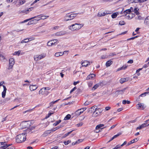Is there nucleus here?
Wrapping results in <instances>:
<instances>
[{
    "mask_svg": "<svg viewBox=\"0 0 149 149\" xmlns=\"http://www.w3.org/2000/svg\"><path fill=\"white\" fill-rule=\"evenodd\" d=\"M84 25L83 24L75 23L68 26V29L72 31H74L79 30Z\"/></svg>",
    "mask_w": 149,
    "mask_h": 149,
    "instance_id": "nucleus-1",
    "label": "nucleus"
},
{
    "mask_svg": "<svg viewBox=\"0 0 149 149\" xmlns=\"http://www.w3.org/2000/svg\"><path fill=\"white\" fill-rule=\"evenodd\" d=\"M26 133H23L18 135L16 138V141L20 143L24 141L26 139Z\"/></svg>",
    "mask_w": 149,
    "mask_h": 149,
    "instance_id": "nucleus-2",
    "label": "nucleus"
},
{
    "mask_svg": "<svg viewBox=\"0 0 149 149\" xmlns=\"http://www.w3.org/2000/svg\"><path fill=\"white\" fill-rule=\"evenodd\" d=\"M78 14H80V13H72L70 15H69V13L67 14L64 17V20L65 21H68L72 20Z\"/></svg>",
    "mask_w": 149,
    "mask_h": 149,
    "instance_id": "nucleus-3",
    "label": "nucleus"
},
{
    "mask_svg": "<svg viewBox=\"0 0 149 149\" xmlns=\"http://www.w3.org/2000/svg\"><path fill=\"white\" fill-rule=\"evenodd\" d=\"M49 92L47 91L44 89V88H42L39 91V94H41L44 96L47 95L49 93Z\"/></svg>",
    "mask_w": 149,
    "mask_h": 149,
    "instance_id": "nucleus-4",
    "label": "nucleus"
},
{
    "mask_svg": "<svg viewBox=\"0 0 149 149\" xmlns=\"http://www.w3.org/2000/svg\"><path fill=\"white\" fill-rule=\"evenodd\" d=\"M46 56V54H42L39 55L38 56H36V57L34 56V58L35 60L38 61L41 59L42 58H44Z\"/></svg>",
    "mask_w": 149,
    "mask_h": 149,
    "instance_id": "nucleus-5",
    "label": "nucleus"
},
{
    "mask_svg": "<svg viewBox=\"0 0 149 149\" xmlns=\"http://www.w3.org/2000/svg\"><path fill=\"white\" fill-rule=\"evenodd\" d=\"M7 146L6 142H0V149H5L7 148Z\"/></svg>",
    "mask_w": 149,
    "mask_h": 149,
    "instance_id": "nucleus-6",
    "label": "nucleus"
},
{
    "mask_svg": "<svg viewBox=\"0 0 149 149\" xmlns=\"http://www.w3.org/2000/svg\"><path fill=\"white\" fill-rule=\"evenodd\" d=\"M15 63L14 60L13 58H10L9 60V67L8 68L9 69L12 68L13 65Z\"/></svg>",
    "mask_w": 149,
    "mask_h": 149,
    "instance_id": "nucleus-7",
    "label": "nucleus"
},
{
    "mask_svg": "<svg viewBox=\"0 0 149 149\" xmlns=\"http://www.w3.org/2000/svg\"><path fill=\"white\" fill-rule=\"evenodd\" d=\"M127 88V87H126L125 88H124L123 89L121 90H117L116 91L115 93L117 95L123 94L125 91V90Z\"/></svg>",
    "mask_w": 149,
    "mask_h": 149,
    "instance_id": "nucleus-8",
    "label": "nucleus"
},
{
    "mask_svg": "<svg viewBox=\"0 0 149 149\" xmlns=\"http://www.w3.org/2000/svg\"><path fill=\"white\" fill-rule=\"evenodd\" d=\"M37 16L40 17H40V18L42 17V15H39L38 16H35V17H32V18L29 19H26L25 20H24V21H23L20 22V23H23L26 22H27V21H29L30 20H31L32 19H34V18H36V17H37Z\"/></svg>",
    "mask_w": 149,
    "mask_h": 149,
    "instance_id": "nucleus-9",
    "label": "nucleus"
},
{
    "mask_svg": "<svg viewBox=\"0 0 149 149\" xmlns=\"http://www.w3.org/2000/svg\"><path fill=\"white\" fill-rule=\"evenodd\" d=\"M67 52V51H65L63 52H56L55 54V56L56 57H58L60 56H61L63 55V54H64L65 52Z\"/></svg>",
    "mask_w": 149,
    "mask_h": 149,
    "instance_id": "nucleus-10",
    "label": "nucleus"
},
{
    "mask_svg": "<svg viewBox=\"0 0 149 149\" xmlns=\"http://www.w3.org/2000/svg\"><path fill=\"white\" fill-rule=\"evenodd\" d=\"M95 76V75L93 74H89L86 78V80L92 79Z\"/></svg>",
    "mask_w": 149,
    "mask_h": 149,
    "instance_id": "nucleus-11",
    "label": "nucleus"
},
{
    "mask_svg": "<svg viewBox=\"0 0 149 149\" xmlns=\"http://www.w3.org/2000/svg\"><path fill=\"white\" fill-rule=\"evenodd\" d=\"M129 79V78L128 77L122 78L120 81V83L121 84H123L125 82L127 81Z\"/></svg>",
    "mask_w": 149,
    "mask_h": 149,
    "instance_id": "nucleus-12",
    "label": "nucleus"
},
{
    "mask_svg": "<svg viewBox=\"0 0 149 149\" xmlns=\"http://www.w3.org/2000/svg\"><path fill=\"white\" fill-rule=\"evenodd\" d=\"M138 141V139L137 138H135L133 140L129 142L127 145H126V146H128L129 145L135 142H137Z\"/></svg>",
    "mask_w": 149,
    "mask_h": 149,
    "instance_id": "nucleus-13",
    "label": "nucleus"
},
{
    "mask_svg": "<svg viewBox=\"0 0 149 149\" xmlns=\"http://www.w3.org/2000/svg\"><path fill=\"white\" fill-rule=\"evenodd\" d=\"M33 9V7H31L27 9L26 10H23L22 11V12L23 13H25L26 14H27L29 12V11H31Z\"/></svg>",
    "mask_w": 149,
    "mask_h": 149,
    "instance_id": "nucleus-14",
    "label": "nucleus"
},
{
    "mask_svg": "<svg viewBox=\"0 0 149 149\" xmlns=\"http://www.w3.org/2000/svg\"><path fill=\"white\" fill-rule=\"evenodd\" d=\"M81 110V109H78L75 112V115L77 116H79L83 112V111L82 110L81 111H80Z\"/></svg>",
    "mask_w": 149,
    "mask_h": 149,
    "instance_id": "nucleus-15",
    "label": "nucleus"
},
{
    "mask_svg": "<svg viewBox=\"0 0 149 149\" xmlns=\"http://www.w3.org/2000/svg\"><path fill=\"white\" fill-rule=\"evenodd\" d=\"M144 24L149 26V17H147L145 19Z\"/></svg>",
    "mask_w": 149,
    "mask_h": 149,
    "instance_id": "nucleus-16",
    "label": "nucleus"
},
{
    "mask_svg": "<svg viewBox=\"0 0 149 149\" xmlns=\"http://www.w3.org/2000/svg\"><path fill=\"white\" fill-rule=\"evenodd\" d=\"M37 87H36V85H31L30 86V89L31 91L36 90Z\"/></svg>",
    "mask_w": 149,
    "mask_h": 149,
    "instance_id": "nucleus-17",
    "label": "nucleus"
},
{
    "mask_svg": "<svg viewBox=\"0 0 149 149\" xmlns=\"http://www.w3.org/2000/svg\"><path fill=\"white\" fill-rule=\"evenodd\" d=\"M131 16L128 14H126L125 15V17L127 19H131L133 17V15L131 14Z\"/></svg>",
    "mask_w": 149,
    "mask_h": 149,
    "instance_id": "nucleus-18",
    "label": "nucleus"
},
{
    "mask_svg": "<svg viewBox=\"0 0 149 149\" xmlns=\"http://www.w3.org/2000/svg\"><path fill=\"white\" fill-rule=\"evenodd\" d=\"M89 63V62L87 61H84L82 63L81 65L82 66L86 67L88 65Z\"/></svg>",
    "mask_w": 149,
    "mask_h": 149,
    "instance_id": "nucleus-19",
    "label": "nucleus"
},
{
    "mask_svg": "<svg viewBox=\"0 0 149 149\" xmlns=\"http://www.w3.org/2000/svg\"><path fill=\"white\" fill-rule=\"evenodd\" d=\"M98 111L96 110V109L94 111L93 113V115L94 116L96 117L98 116V115H100L99 112Z\"/></svg>",
    "mask_w": 149,
    "mask_h": 149,
    "instance_id": "nucleus-20",
    "label": "nucleus"
},
{
    "mask_svg": "<svg viewBox=\"0 0 149 149\" xmlns=\"http://www.w3.org/2000/svg\"><path fill=\"white\" fill-rule=\"evenodd\" d=\"M110 13H107L106 12L105 13V12H103V13H98V16H99V17H102L104 16L105 15L107 14H110Z\"/></svg>",
    "mask_w": 149,
    "mask_h": 149,
    "instance_id": "nucleus-21",
    "label": "nucleus"
},
{
    "mask_svg": "<svg viewBox=\"0 0 149 149\" xmlns=\"http://www.w3.org/2000/svg\"><path fill=\"white\" fill-rule=\"evenodd\" d=\"M136 107L137 109H144L143 105L142 104H138L136 105Z\"/></svg>",
    "mask_w": 149,
    "mask_h": 149,
    "instance_id": "nucleus-22",
    "label": "nucleus"
},
{
    "mask_svg": "<svg viewBox=\"0 0 149 149\" xmlns=\"http://www.w3.org/2000/svg\"><path fill=\"white\" fill-rule=\"evenodd\" d=\"M113 62L110 60H109L106 63V65L107 67L109 66Z\"/></svg>",
    "mask_w": 149,
    "mask_h": 149,
    "instance_id": "nucleus-23",
    "label": "nucleus"
},
{
    "mask_svg": "<svg viewBox=\"0 0 149 149\" xmlns=\"http://www.w3.org/2000/svg\"><path fill=\"white\" fill-rule=\"evenodd\" d=\"M5 60H6V59H5V57L2 55H0V61L2 62H5Z\"/></svg>",
    "mask_w": 149,
    "mask_h": 149,
    "instance_id": "nucleus-24",
    "label": "nucleus"
},
{
    "mask_svg": "<svg viewBox=\"0 0 149 149\" xmlns=\"http://www.w3.org/2000/svg\"><path fill=\"white\" fill-rule=\"evenodd\" d=\"M64 34V33L62 32H59L55 33V35L56 36H61Z\"/></svg>",
    "mask_w": 149,
    "mask_h": 149,
    "instance_id": "nucleus-25",
    "label": "nucleus"
},
{
    "mask_svg": "<svg viewBox=\"0 0 149 149\" xmlns=\"http://www.w3.org/2000/svg\"><path fill=\"white\" fill-rule=\"evenodd\" d=\"M104 126L103 124H100L97 125L95 128L96 129L98 130L100 129L101 127H103Z\"/></svg>",
    "mask_w": 149,
    "mask_h": 149,
    "instance_id": "nucleus-26",
    "label": "nucleus"
},
{
    "mask_svg": "<svg viewBox=\"0 0 149 149\" xmlns=\"http://www.w3.org/2000/svg\"><path fill=\"white\" fill-rule=\"evenodd\" d=\"M118 13L117 12L114 13L112 14L111 15V17L113 18H116L118 15Z\"/></svg>",
    "mask_w": 149,
    "mask_h": 149,
    "instance_id": "nucleus-27",
    "label": "nucleus"
},
{
    "mask_svg": "<svg viewBox=\"0 0 149 149\" xmlns=\"http://www.w3.org/2000/svg\"><path fill=\"white\" fill-rule=\"evenodd\" d=\"M139 9L138 8H135L134 9V12L136 15H138L139 14V12L138 11Z\"/></svg>",
    "mask_w": 149,
    "mask_h": 149,
    "instance_id": "nucleus-28",
    "label": "nucleus"
},
{
    "mask_svg": "<svg viewBox=\"0 0 149 149\" xmlns=\"http://www.w3.org/2000/svg\"><path fill=\"white\" fill-rule=\"evenodd\" d=\"M127 68V66L123 65L122 67L118 68L117 70V71H119V70H125Z\"/></svg>",
    "mask_w": 149,
    "mask_h": 149,
    "instance_id": "nucleus-29",
    "label": "nucleus"
},
{
    "mask_svg": "<svg viewBox=\"0 0 149 149\" xmlns=\"http://www.w3.org/2000/svg\"><path fill=\"white\" fill-rule=\"evenodd\" d=\"M100 84H97L94 85L92 89V90H94L97 89L99 86Z\"/></svg>",
    "mask_w": 149,
    "mask_h": 149,
    "instance_id": "nucleus-30",
    "label": "nucleus"
},
{
    "mask_svg": "<svg viewBox=\"0 0 149 149\" xmlns=\"http://www.w3.org/2000/svg\"><path fill=\"white\" fill-rule=\"evenodd\" d=\"M71 117V115L70 114H68L65 117L64 120H69Z\"/></svg>",
    "mask_w": 149,
    "mask_h": 149,
    "instance_id": "nucleus-31",
    "label": "nucleus"
},
{
    "mask_svg": "<svg viewBox=\"0 0 149 149\" xmlns=\"http://www.w3.org/2000/svg\"><path fill=\"white\" fill-rule=\"evenodd\" d=\"M149 93V92H147L141 94L139 96L140 97H143L146 95L147 94Z\"/></svg>",
    "mask_w": 149,
    "mask_h": 149,
    "instance_id": "nucleus-32",
    "label": "nucleus"
},
{
    "mask_svg": "<svg viewBox=\"0 0 149 149\" xmlns=\"http://www.w3.org/2000/svg\"><path fill=\"white\" fill-rule=\"evenodd\" d=\"M131 12V9H128L126 10H125L123 11V13L124 14L126 13L128 14L129 13H130Z\"/></svg>",
    "mask_w": 149,
    "mask_h": 149,
    "instance_id": "nucleus-33",
    "label": "nucleus"
},
{
    "mask_svg": "<svg viewBox=\"0 0 149 149\" xmlns=\"http://www.w3.org/2000/svg\"><path fill=\"white\" fill-rule=\"evenodd\" d=\"M47 45L48 46H51L53 45V42L52 41H50L48 42L47 43Z\"/></svg>",
    "mask_w": 149,
    "mask_h": 149,
    "instance_id": "nucleus-34",
    "label": "nucleus"
},
{
    "mask_svg": "<svg viewBox=\"0 0 149 149\" xmlns=\"http://www.w3.org/2000/svg\"><path fill=\"white\" fill-rule=\"evenodd\" d=\"M61 120H59L58 121H56L55 123H54L53 124V125L54 126H56L58 125L60 123H61Z\"/></svg>",
    "mask_w": 149,
    "mask_h": 149,
    "instance_id": "nucleus-35",
    "label": "nucleus"
},
{
    "mask_svg": "<svg viewBox=\"0 0 149 149\" xmlns=\"http://www.w3.org/2000/svg\"><path fill=\"white\" fill-rule=\"evenodd\" d=\"M54 113V112L51 113V112H50V111H49L48 114L47 116H46L45 118L46 119L47 118L49 117L52 114Z\"/></svg>",
    "mask_w": 149,
    "mask_h": 149,
    "instance_id": "nucleus-36",
    "label": "nucleus"
},
{
    "mask_svg": "<svg viewBox=\"0 0 149 149\" xmlns=\"http://www.w3.org/2000/svg\"><path fill=\"white\" fill-rule=\"evenodd\" d=\"M138 37V36H134V37H132V38H130L127 39V41H129V40H134V39H135V38H137Z\"/></svg>",
    "mask_w": 149,
    "mask_h": 149,
    "instance_id": "nucleus-37",
    "label": "nucleus"
},
{
    "mask_svg": "<svg viewBox=\"0 0 149 149\" xmlns=\"http://www.w3.org/2000/svg\"><path fill=\"white\" fill-rule=\"evenodd\" d=\"M125 24V21H120L119 22V24L121 25H123Z\"/></svg>",
    "mask_w": 149,
    "mask_h": 149,
    "instance_id": "nucleus-38",
    "label": "nucleus"
},
{
    "mask_svg": "<svg viewBox=\"0 0 149 149\" xmlns=\"http://www.w3.org/2000/svg\"><path fill=\"white\" fill-rule=\"evenodd\" d=\"M59 100V99H58V100H56L55 101H53V102H51L50 103V106H52V105L54 104H55V103H56V102H57Z\"/></svg>",
    "mask_w": 149,
    "mask_h": 149,
    "instance_id": "nucleus-39",
    "label": "nucleus"
},
{
    "mask_svg": "<svg viewBox=\"0 0 149 149\" xmlns=\"http://www.w3.org/2000/svg\"><path fill=\"white\" fill-rule=\"evenodd\" d=\"M71 141L70 140H68L66 141H65L64 142V143L65 145H67L69 143H71Z\"/></svg>",
    "mask_w": 149,
    "mask_h": 149,
    "instance_id": "nucleus-40",
    "label": "nucleus"
},
{
    "mask_svg": "<svg viewBox=\"0 0 149 149\" xmlns=\"http://www.w3.org/2000/svg\"><path fill=\"white\" fill-rule=\"evenodd\" d=\"M91 103V102H88V101H86L84 104L85 106L88 105Z\"/></svg>",
    "mask_w": 149,
    "mask_h": 149,
    "instance_id": "nucleus-41",
    "label": "nucleus"
},
{
    "mask_svg": "<svg viewBox=\"0 0 149 149\" xmlns=\"http://www.w3.org/2000/svg\"><path fill=\"white\" fill-rule=\"evenodd\" d=\"M136 19H139L140 20L143 19V17L140 15L138 16L137 17H136Z\"/></svg>",
    "mask_w": 149,
    "mask_h": 149,
    "instance_id": "nucleus-42",
    "label": "nucleus"
},
{
    "mask_svg": "<svg viewBox=\"0 0 149 149\" xmlns=\"http://www.w3.org/2000/svg\"><path fill=\"white\" fill-rule=\"evenodd\" d=\"M121 134V133H120V132L119 133L117 134L116 135H115L114 136H113V137L114 138V139L117 138V137H118V136H119Z\"/></svg>",
    "mask_w": 149,
    "mask_h": 149,
    "instance_id": "nucleus-43",
    "label": "nucleus"
},
{
    "mask_svg": "<svg viewBox=\"0 0 149 149\" xmlns=\"http://www.w3.org/2000/svg\"><path fill=\"white\" fill-rule=\"evenodd\" d=\"M93 83L92 81H90L88 83V85L89 87H91L93 85Z\"/></svg>",
    "mask_w": 149,
    "mask_h": 149,
    "instance_id": "nucleus-44",
    "label": "nucleus"
},
{
    "mask_svg": "<svg viewBox=\"0 0 149 149\" xmlns=\"http://www.w3.org/2000/svg\"><path fill=\"white\" fill-rule=\"evenodd\" d=\"M6 92L3 91L2 93V96L3 98H4L6 96Z\"/></svg>",
    "mask_w": 149,
    "mask_h": 149,
    "instance_id": "nucleus-45",
    "label": "nucleus"
},
{
    "mask_svg": "<svg viewBox=\"0 0 149 149\" xmlns=\"http://www.w3.org/2000/svg\"><path fill=\"white\" fill-rule=\"evenodd\" d=\"M20 51L19 50L17 52H15L14 53V55H19L20 54Z\"/></svg>",
    "mask_w": 149,
    "mask_h": 149,
    "instance_id": "nucleus-46",
    "label": "nucleus"
},
{
    "mask_svg": "<svg viewBox=\"0 0 149 149\" xmlns=\"http://www.w3.org/2000/svg\"><path fill=\"white\" fill-rule=\"evenodd\" d=\"M147 124V123H143V124H142L141 125V126L142 128L146 127V126H147V125H146V124Z\"/></svg>",
    "mask_w": 149,
    "mask_h": 149,
    "instance_id": "nucleus-47",
    "label": "nucleus"
},
{
    "mask_svg": "<svg viewBox=\"0 0 149 149\" xmlns=\"http://www.w3.org/2000/svg\"><path fill=\"white\" fill-rule=\"evenodd\" d=\"M33 38H26L24 39V40L26 42V43L27 42H29V41H31L32 40H30V39H32Z\"/></svg>",
    "mask_w": 149,
    "mask_h": 149,
    "instance_id": "nucleus-48",
    "label": "nucleus"
},
{
    "mask_svg": "<svg viewBox=\"0 0 149 149\" xmlns=\"http://www.w3.org/2000/svg\"><path fill=\"white\" fill-rule=\"evenodd\" d=\"M42 19V18H40V19H33V21L34 23V24L36 23H37L39 21L40 19Z\"/></svg>",
    "mask_w": 149,
    "mask_h": 149,
    "instance_id": "nucleus-49",
    "label": "nucleus"
},
{
    "mask_svg": "<svg viewBox=\"0 0 149 149\" xmlns=\"http://www.w3.org/2000/svg\"><path fill=\"white\" fill-rule=\"evenodd\" d=\"M49 133V131H47L46 132H45L43 134V135L45 136H46Z\"/></svg>",
    "mask_w": 149,
    "mask_h": 149,
    "instance_id": "nucleus-50",
    "label": "nucleus"
},
{
    "mask_svg": "<svg viewBox=\"0 0 149 149\" xmlns=\"http://www.w3.org/2000/svg\"><path fill=\"white\" fill-rule=\"evenodd\" d=\"M36 107H35L34 108H33V109H30L28 110L25 111L24 112V113H26L27 112H30L32 111L34 108H35Z\"/></svg>",
    "mask_w": 149,
    "mask_h": 149,
    "instance_id": "nucleus-51",
    "label": "nucleus"
},
{
    "mask_svg": "<svg viewBox=\"0 0 149 149\" xmlns=\"http://www.w3.org/2000/svg\"><path fill=\"white\" fill-rule=\"evenodd\" d=\"M120 148V145L118 144L115 147L112 149H117Z\"/></svg>",
    "mask_w": 149,
    "mask_h": 149,
    "instance_id": "nucleus-52",
    "label": "nucleus"
},
{
    "mask_svg": "<svg viewBox=\"0 0 149 149\" xmlns=\"http://www.w3.org/2000/svg\"><path fill=\"white\" fill-rule=\"evenodd\" d=\"M51 41H52L53 42V44L54 45H55V43H56V42L57 41V40L56 39H54V40H51Z\"/></svg>",
    "mask_w": 149,
    "mask_h": 149,
    "instance_id": "nucleus-53",
    "label": "nucleus"
},
{
    "mask_svg": "<svg viewBox=\"0 0 149 149\" xmlns=\"http://www.w3.org/2000/svg\"><path fill=\"white\" fill-rule=\"evenodd\" d=\"M25 2V1L24 0H21L19 1V4L20 5H22L24 4Z\"/></svg>",
    "mask_w": 149,
    "mask_h": 149,
    "instance_id": "nucleus-54",
    "label": "nucleus"
},
{
    "mask_svg": "<svg viewBox=\"0 0 149 149\" xmlns=\"http://www.w3.org/2000/svg\"><path fill=\"white\" fill-rule=\"evenodd\" d=\"M136 120H132L129 121L128 122V124H130L131 123H134L136 122Z\"/></svg>",
    "mask_w": 149,
    "mask_h": 149,
    "instance_id": "nucleus-55",
    "label": "nucleus"
},
{
    "mask_svg": "<svg viewBox=\"0 0 149 149\" xmlns=\"http://www.w3.org/2000/svg\"><path fill=\"white\" fill-rule=\"evenodd\" d=\"M77 89L76 87H74L73 89H72L70 91V93H71L74 91L75 90Z\"/></svg>",
    "mask_w": 149,
    "mask_h": 149,
    "instance_id": "nucleus-56",
    "label": "nucleus"
},
{
    "mask_svg": "<svg viewBox=\"0 0 149 149\" xmlns=\"http://www.w3.org/2000/svg\"><path fill=\"white\" fill-rule=\"evenodd\" d=\"M148 63L145 64V65H144L143 66L142 68H147V67H148Z\"/></svg>",
    "mask_w": 149,
    "mask_h": 149,
    "instance_id": "nucleus-57",
    "label": "nucleus"
},
{
    "mask_svg": "<svg viewBox=\"0 0 149 149\" xmlns=\"http://www.w3.org/2000/svg\"><path fill=\"white\" fill-rule=\"evenodd\" d=\"M96 110L98 111L99 112L100 114L101 113H102V109H96Z\"/></svg>",
    "mask_w": 149,
    "mask_h": 149,
    "instance_id": "nucleus-58",
    "label": "nucleus"
},
{
    "mask_svg": "<svg viewBox=\"0 0 149 149\" xmlns=\"http://www.w3.org/2000/svg\"><path fill=\"white\" fill-rule=\"evenodd\" d=\"M133 62V61L132 60H130L127 63H132Z\"/></svg>",
    "mask_w": 149,
    "mask_h": 149,
    "instance_id": "nucleus-59",
    "label": "nucleus"
},
{
    "mask_svg": "<svg viewBox=\"0 0 149 149\" xmlns=\"http://www.w3.org/2000/svg\"><path fill=\"white\" fill-rule=\"evenodd\" d=\"M44 88V89L47 90H50L51 89V88L49 87H43Z\"/></svg>",
    "mask_w": 149,
    "mask_h": 149,
    "instance_id": "nucleus-60",
    "label": "nucleus"
},
{
    "mask_svg": "<svg viewBox=\"0 0 149 149\" xmlns=\"http://www.w3.org/2000/svg\"><path fill=\"white\" fill-rule=\"evenodd\" d=\"M111 109V107H105V110L106 111L109 110Z\"/></svg>",
    "mask_w": 149,
    "mask_h": 149,
    "instance_id": "nucleus-61",
    "label": "nucleus"
},
{
    "mask_svg": "<svg viewBox=\"0 0 149 149\" xmlns=\"http://www.w3.org/2000/svg\"><path fill=\"white\" fill-rule=\"evenodd\" d=\"M107 58V56H106V55H104L102 56L101 57V58L102 59H104Z\"/></svg>",
    "mask_w": 149,
    "mask_h": 149,
    "instance_id": "nucleus-62",
    "label": "nucleus"
},
{
    "mask_svg": "<svg viewBox=\"0 0 149 149\" xmlns=\"http://www.w3.org/2000/svg\"><path fill=\"white\" fill-rule=\"evenodd\" d=\"M116 55V54L115 53H110V56H115Z\"/></svg>",
    "mask_w": 149,
    "mask_h": 149,
    "instance_id": "nucleus-63",
    "label": "nucleus"
},
{
    "mask_svg": "<svg viewBox=\"0 0 149 149\" xmlns=\"http://www.w3.org/2000/svg\"><path fill=\"white\" fill-rule=\"evenodd\" d=\"M5 149H15V148L14 146H11L10 148H8Z\"/></svg>",
    "mask_w": 149,
    "mask_h": 149,
    "instance_id": "nucleus-64",
    "label": "nucleus"
}]
</instances>
